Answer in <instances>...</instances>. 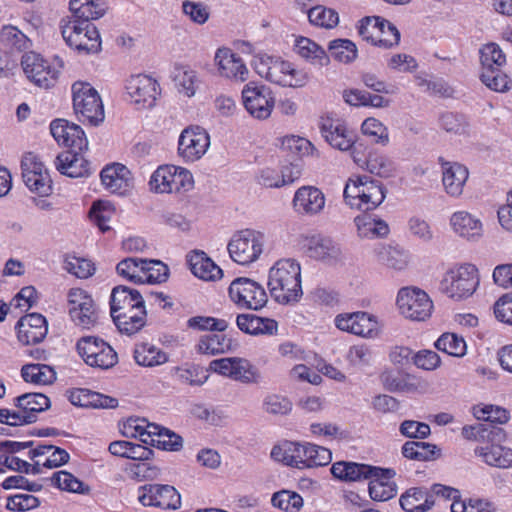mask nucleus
<instances>
[{"mask_svg": "<svg viewBox=\"0 0 512 512\" xmlns=\"http://www.w3.org/2000/svg\"><path fill=\"white\" fill-rule=\"evenodd\" d=\"M137 498L146 507L154 506L176 510L181 506L180 494L170 485L146 484L140 486L137 491Z\"/></svg>", "mask_w": 512, "mask_h": 512, "instance_id": "a211bd4d", "label": "nucleus"}, {"mask_svg": "<svg viewBox=\"0 0 512 512\" xmlns=\"http://www.w3.org/2000/svg\"><path fill=\"white\" fill-rule=\"evenodd\" d=\"M17 407L24 411L25 414L34 417L50 407L49 398L42 393H27L17 397Z\"/></svg>", "mask_w": 512, "mask_h": 512, "instance_id": "3c124183", "label": "nucleus"}, {"mask_svg": "<svg viewBox=\"0 0 512 512\" xmlns=\"http://www.w3.org/2000/svg\"><path fill=\"white\" fill-rule=\"evenodd\" d=\"M377 260L382 265L394 270H403L408 264V254L390 245H381L375 250Z\"/></svg>", "mask_w": 512, "mask_h": 512, "instance_id": "8fccbe9b", "label": "nucleus"}, {"mask_svg": "<svg viewBox=\"0 0 512 512\" xmlns=\"http://www.w3.org/2000/svg\"><path fill=\"white\" fill-rule=\"evenodd\" d=\"M357 234L362 239L384 238L390 233L388 223L376 216L361 214L354 218Z\"/></svg>", "mask_w": 512, "mask_h": 512, "instance_id": "e433bc0d", "label": "nucleus"}, {"mask_svg": "<svg viewBox=\"0 0 512 512\" xmlns=\"http://www.w3.org/2000/svg\"><path fill=\"white\" fill-rule=\"evenodd\" d=\"M71 320L83 328H90L97 321V311L92 297L83 289L72 288L67 295Z\"/></svg>", "mask_w": 512, "mask_h": 512, "instance_id": "f3484780", "label": "nucleus"}, {"mask_svg": "<svg viewBox=\"0 0 512 512\" xmlns=\"http://www.w3.org/2000/svg\"><path fill=\"white\" fill-rule=\"evenodd\" d=\"M191 272L199 279L215 281L222 277V270L203 251L195 250L186 256Z\"/></svg>", "mask_w": 512, "mask_h": 512, "instance_id": "72a5a7b5", "label": "nucleus"}, {"mask_svg": "<svg viewBox=\"0 0 512 512\" xmlns=\"http://www.w3.org/2000/svg\"><path fill=\"white\" fill-rule=\"evenodd\" d=\"M115 214V209L108 201H96L93 203L89 215L92 222L102 231L110 230L109 222Z\"/></svg>", "mask_w": 512, "mask_h": 512, "instance_id": "4d7b16f0", "label": "nucleus"}, {"mask_svg": "<svg viewBox=\"0 0 512 512\" xmlns=\"http://www.w3.org/2000/svg\"><path fill=\"white\" fill-rule=\"evenodd\" d=\"M21 376L25 382L36 385L52 384L56 380L53 367L46 364H26L21 369Z\"/></svg>", "mask_w": 512, "mask_h": 512, "instance_id": "49530a36", "label": "nucleus"}, {"mask_svg": "<svg viewBox=\"0 0 512 512\" xmlns=\"http://www.w3.org/2000/svg\"><path fill=\"white\" fill-rule=\"evenodd\" d=\"M171 373L180 383L191 386H201L208 379V375L196 365L174 367Z\"/></svg>", "mask_w": 512, "mask_h": 512, "instance_id": "bf43d9fd", "label": "nucleus"}, {"mask_svg": "<svg viewBox=\"0 0 512 512\" xmlns=\"http://www.w3.org/2000/svg\"><path fill=\"white\" fill-rule=\"evenodd\" d=\"M267 236L255 229L236 232L227 245L230 258L237 264L248 266L257 262L264 253Z\"/></svg>", "mask_w": 512, "mask_h": 512, "instance_id": "20e7f679", "label": "nucleus"}, {"mask_svg": "<svg viewBox=\"0 0 512 512\" xmlns=\"http://www.w3.org/2000/svg\"><path fill=\"white\" fill-rule=\"evenodd\" d=\"M450 226L459 237L477 241L483 235L482 221L468 211H456L450 217Z\"/></svg>", "mask_w": 512, "mask_h": 512, "instance_id": "cd10ccee", "label": "nucleus"}, {"mask_svg": "<svg viewBox=\"0 0 512 512\" xmlns=\"http://www.w3.org/2000/svg\"><path fill=\"white\" fill-rule=\"evenodd\" d=\"M385 186L367 175L348 178L343 190L344 203L351 209L368 212L379 207L386 198Z\"/></svg>", "mask_w": 512, "mask_h": 512, "instance_id": "7ed1b4c3", "label": "nucleus"}, {"mask_svg": "<svg viewBox=\"0 0 512 512\" xmlns=\"http://www.w3.org/2000/svg\"><path fill=\"white\" fill-rule=\"evenodd\" d=\"M157 424L148 422L145 418L131 417L123 426V434L126 437L139 438L146 445L154 442Z\"/></svg>", "mask_w": 512, "mask_h": 512, "instance_id": "c03bdc74", "label": "nucleus"}, {"mask_svg": "<svg viewBox=\"0 0 512 512\" xmlns=\"http://www.w3.org/2000/svg\"><path fill=\"white\" fill-rule=\"evenodd\" d=\"M148 185L157 194H179L193 189L194 178L187 168L163 164L151 174Z\"/></svg>", "mask_w": 512, "mask_h": 512, "instance_id": "39448f33", "label": "nucleus"}, {"mask_svg": "<svg viewBox=\"0 0 512 512\" xmlns=\"http://www.w3.org/2000/svg\"><path fill=\"white\" fill-rule=\"evenodd\" d=\"M109 452L117 457L145 461L153 457V451L140 444L126 440H117L109 444Z\"/></svg>", "mask_w": 512, "mask_h": 512, "instance_id": "a19ab883", "label": "nucleus"}, {"mask_svg": "<svg viewBox=\"0 0 512 512\" xmlns=\"http://www.w3.org/2000/svg\"><path fill=\"white\" fill-rule=\"evenodd\" d=\"M77 152L65 151L57 156L55 166L61 174L71 178L85 177L90 174L89 162Z\"/></svg>", "mask_w": 512, "mask_h": 512, "instance_id": "473e14b6", "label": "nucleus"}, {"mask_svg": "<svg viewBox=\"0 0 512 512\" xmlns=\"http://www.w3.org/2000/svg\"><path fill=\"white\" fill-rule=\"evenodd\" d=\"M480 283L475 265L461 264L449 268L441 281L443 292L450 298L462 300L472 296Z\"/></svg>", "mask_w": 512, "mask_h": 512, "instance_id": "0eeeda50", "label": "nucleus"}, {"mask_svg": "<svg viewBox=\"0 0 512 512\" xmlns=\"http://www.w3.org/2000/svg\"><path fill=\"white\" fill-rule=\"evenodd\" d=\"M397 306L400 313L413 321H425L431 316L433 304L428 294L419 288L399 290Z\"/></svg>", "mask_w": 512, "mask_h": 512, "instance_id": "ddd939ff", "label": "nucleus"}, {"mask_svg": "<svg viewBox=\"0 0 512 512\" xmlns=\"http://www.w3.org/2000/svg\"><path fill=\"white\" fill-rule=\"evenodd\" d=\"M252 66L260 77L282 87L300 88L309 81L306 71L281 57L257 54L253 57Z\"/></svg>", "mask_w": 512, "mask_h": 512, "instance_id": "f03ea898", "label": "nucleus"}, {"mask_svg": "<svg viewBox=\"0 0 512 512\" xmlns=\"http://www.w3.org/2000/svg\"><path fill=\"white\" fill-rule=\"evenodd\" d=\"M435 347L454 357H463L467 350L465 340L454 333L441 335L435 342Z\"/></svg>", "mask_w": 512, "mask_h": 512, "instance_id": "13d9d810", "label": "nucleus"}, {"mask_svg": "<svg viewBox=\"0 0 512 512\" xmlns=\"http://www.w3.org/2000/svg\"><path fill=\"white\" fill-rule=\"evenodd\" d=\"M238 328L250 335H272L277 331V322L254 314H240L236 318Z\"/></svg>", "mask_w": 512, "mask_h": 512, "instance_id": "4c0bfd02", "label": "nucleus"}, {"mask_svg": "<svg viewBox=\"0 0 512 512\" xmlns=\"http://www.w3.org/2000/svg\"><path fill=\"white\" fill-rule=\"evenodd\" d=\"M307 255L318 260L336 259L340 255V247L331 238L322 235L307 237L304 241Z\"/></svg>", "mask_w": 512, "mask_h": 512, "instance_id": "c9c22d12", "label": "nucleus"}, {"mask_svg": "<svg viewBox=\"0 0 512 512\" xmlns=\"http://www.w3.org/2000/svg\"><path fill=\"white\" fill-rule=\"evenodd\" d=\"M308 19L311 24L326 29L334 28L339 22L338 13L335 10L320 5L308 11Z\"/></svg>", "mask_w": 512, "mask_h": 512, "instance_id": "0e129e2a", "label": "nucleus"}, {"mask_svg": "<svg viewBox=\"0 0 512 512\" xmlns=\"http://www.w3.org/2000/svg\"><path fill=\"white\" fill-rule=\"evenodd\" d=\"M380 473H373L369 482V495L374 501H388L396 496L397 486L392 481L396 472L393 469L381 468Z\"/></svg>", "mask_w": 512, "mask_h": 512, "instance_id": "7c9ffc66", "label": "nucleus"}, {"mask_svg": "<svg viewBox=\"0 0 512 512\" xmlns=\"http://www.w3.org/2000/svg\"><path fill=\"white\" fill-rule=\"evenodd\" d=\"M400 505L407 512H426L434 505L433 494L422 487L411 488L401 496Z\"/></svg>", "mask_w": 512, "mask_h": 512, "instance_id": "ea45409f", "label": "nucleus"}, {"mask_svg": "<svg viewBox=\"0 0 512 512\" xmlns=\"http://www.w3.org/2000/svg\"><path fill=\"white\" fill-rule=\"evenodd\" d=\"M22 178L25 185L41 196L51 192V178L43 162L32 153H26L21 161Z\"/></svg>", "mask_w": 512, "mask_h": 512, "instance_id": "dca6fc26", "label": "nucleus"}, {"mask_svg": "<svg viewBox=\"0 0 512 512\" xmlns=\"http://www.w3.org/2000/svg\"><path fill=\"white\" fill-rule=\"evenodd\" d=\"M209 369L243 384H257L262 378L259 370L249 360L241 357L213 360L210 362Z\"/></svg>", "mask_w": 512, "mask_h": 512, "instance_id": "9b49d317", "label": "nucleus"}, {"mask_svg": "<svg viewBox=\"0 0 512 512\" xmlns=\"http://www.w3.org/2000/svg\"><path fill=\"white\" fill-rule=\"evenodd\" d=\"M123 316L113 319L115 325L120 330V332L125 333L127 335H133L141 330L145 324L147 319L146 309H135L132 313H128Z\"/></svg>", "mask_w": 512, "mask_h": 512, "instance_id": "603ef678", "label": "nucleus"}, {"mask_svg": "<svg viewBox=\"0 0 512 512\" xmlns=\"http://www.w3.org/2000/svg\"><path fill=\"white\" fill-rule=\"evenodd\" d=\"M480 55L482 71L498 70L506 63V56L496 43L485 44Z\"/></svg>", "mask_w": 512, "mask_h": 512, "instance_id": "6e6d98bb", "label": "nucleus"}, {"mask_svg": "<svg viewBox=\"0 0 512 512\" xmlns=\"http://www.w3.org/2000/svg\"><path fill=\"white\" fill-rule=\"evenodd\" d=\"M77 351L87 365L95 368L109 369L118 361L114 349L95 336H86L78 340Z\"/></svg>", "mask_w": 512, "mask_h": 512, "instance_id": "9d476101", "label": "nucleus"}, {"mask_svg": "<svg viewBox=\"0 0 512 512\" xmlns=\"http://www.w3.org/2000/svg\"><path fill=\"white\" fill-rule=\"evenodd\" d=\"M70 401L73 405L81 407L114 408L117 406L116 399L84 389L71 392Z\"/></svg>", "mask_w": 512, "mask_h": 512, "instance_id": "a18cd8bd", "label": "nucleus"}, {"mask_svg": "<svg viewBox=\"0 0 512 512\" xmlns=\"http://www.w3.org/2000/svg\"><path fill=\"white\" fill-rule=\"evenodd\" d=\"M144 265H147L146 259L130 257L120 261L116 266V270L121 277L131 282L143 283L145 275V271H143Z\"/></svg>", "mask_w": 512, "mask_h": 512, "instance_id": "864d4df0", "label": "nucleus"}, {"mask_svg": "<svg viewBox=\"0 0 512 512\" xmlns=\"http://www.w3.org/2000/svg\"><path fill=\"white\" fill-rule=\"evenodd\" d=\"M130 171L122 164L114 163L106 166L100 173L101 182L106 190L111 193H125L131 183Z\"/></svg>", "mask_w": 512, "mask_h": 512, "instance_id": "2f4dec72", "label": "nucleus"}, {"mask_svg": "<svg viewBox=\"0 0 512 512\" xmlns=\"http://www.w3.org/2000/svg\"><path fill=\"white\" fill-rule=\"evenodd\" d=\"M332 460V453L329 449L311 443H306L303 468L325 466Z\"/></svg>", "mask_w": 512, "mask_h": 512, "instance_id": "69168bd1", "label": "nucleus"}, {"mask_svg": "<svg viewBox=\"0 0 512 512\" xmlns=\"http://www.w3.org/2000/svg\"><path fill=\"white\" fill-rule=\"evenodd\" d=\"M271 501L275 507L286 512H297L303 506L302 496L289 490H282L274 493Z\"/></svg>", "mask_w": 512, "mask_h": 512, "instance_id": "338daca9", "label": "nucleus"}, {"mask_svg": "<svg viewBox=\"0 0 512 512\" xmlns=\"http://www.w3.org/2000/svg\"><path fill=\"white\" fill-rule=\"evenodd\" d=\"M330 55L342 63H350L357 57L356 45L348 39H336L329 43Z\"/></svg>", "mask_w": 512, "mask_h": 512, "instance_id": "e2e57ef3", "label": "nucleus"}, {"mask_svg": "<svg viewBox=\"0 0 512 512\" xmlns=\"http://www.w3.org/2000/svg\"><path fill=\"white\" fill-rule=\"evenodd\" d=\"M229 297L239 308L259 310L267 303L264 287L246 277L234 279L229 286Z\"/></svg>", "mask_w": 512, "mask_h": 512, "instance_id": "1a4fd4ad", "label": "nucleus"}, {"mask_svg": "<svg viewBox=\"0 0 512 512\" xmlns=\"http://www.w3.org/2000/svg\"><path fill=\"white\" fill-rule=\"evenodd\" d=\"M214 65L218 74L223 78L235 82H245L249 78V70L243 59L228 47L216 50Z\"/></svg>", "mask_w": 512, "mask_h": 512, "instance_id": "aec40b11", "label": "nucleus"}, {"mask_svg": "<svg viewBox=\"0 0 512 512\" xmlns=\"http://www.w3.org/2000/svg\"><path fill=\"white\" fill-rule=\"evenodd\" d=\"M126 92L138 109L153 107L160 94L157 81L143 74L133 75L127 80Z\"/></svg>", "mask_w": 512, "mask_h": 512, "instance_id": "6ab92c4d", "label": "nucleus"}, {"mask_svg": "<svg viewBox=\"0 0 512 512\" xmlns=\"http://www.w3.org/2000/svg\"><path fill=\"white\" fill-rule=\"evenodd\" d=\"M135 309H145V301L138 290L124 285L112 289L110 312L113 319L123 316V313H132Z\"/></svg>", "mask_w": 512, "mask_h": 512, "instance_id": "5701e85b", "label": "nucleus"}, {"mask_svg": "<svg viewBox=\"0 0 512 512\" xmlns=\"http://www.w3.org/2000/svg\"><path fill=\"white\" fill-rule=\"evenodd\" d=\"M50 131L59 145L71 148L74 151L87 149L88 141L82 128L65 119L53 120Z\"/></svg>", "mask_w": 512, "mask_h": 512, "instance_id": "b1692460", "label": "nucleus"}, {"mask_svg": "<svg viewBox=\"0 0 512 512\" xmlns=\"http://www.w3.org/2000/svg\"><path fill=\"white\" fill-rule=\"evenodd\" d=\"M475 454L487 465L508 469L512 467V449L502 445H486L477 447Z\"/></svg>", "mask_w": 512, "mask_h": 512, "instance_id": "58836bf2", "label": "nucleus"}, {"mask_svg": "<svg viewBox=\"0 0 512 512\" xmlns=\"http://www.w3.org/2000/svg\"><path fill=\"white\" fill-rule=\"evenodd\" d=\"M320 131L325 141L334 149L349 151L355 145V134L340 120L323 118Z\"/></svg>", "mask_w": 512, "mask_h": 512, "instance_id": "393cba45", "label": "nucleus"}, {"mask_svg": "<svg viewBox=\"0 0 512 512\" xmlns=\"http://www.w3.org/2000/svg\"><path fill=\"white\" fill-rule=\"evenodd\" d=\"M16 330L17 338L22 344H37L47 335V321L41 314H27L17 322Z\"/></svg>", "mask_w": 512, "mask_h": 512, "instance_id": "a878e982", "label": "nucleus"}, {"mask_svg": "<svg viewBox=\"0 0 512 512\" xmlns=\"http://www.w3.org/2000/svg\"><path fill=\"white\" fill-rule=\"evenodd\" d=\"M242 101L249 115L257 120L268 119L275 107L272 90L265 85H256L253 82L244 86Z\"/></svg>", "mask_w": 512, "mask_h": 512, "instance_id": "4468645a", "label": "nucleus"}, {"mask_svg": "<svg viewBox=\"0 0 512 512\" xmlns=\"http://www.w3.org/2000/svg\"><path fill=\"white\" fill-rule=\"evenodd\" d=\"M268 288L279 304L297 303L302 295L301 266L294 259H280L269 270Z\"/></svg>", "mask_w": 512, "mask_h": 512, "instance_id": "f257e3e1", "label": "nucleus"}, {"mask_svg": "<svg viewBox=\"0 0 512 512\" xmlns=\"http://www.w3.org/2000/svg\"><path fill=\"white\" fill-rule=\"evenodd\" d=\"M134 359L143 367H155L168 361V354L154 344L142 342L135 345Z\"/></svg>", "mask_w": 512, "mask_h": 512, "instance_id": "79ce46f5", "label": "nucleus"}, {"mask_svg": "<svg viewBox=\"0 0 512 512\" xmlns=\"http://www.w3.org/2000/svg\"><path fill=\"white\" fill-rule=\"evenodd\" d=\"M61 34L66 44L79 54H94L101 49L100 34L91 22L76 18L63 20Z\"/></svg>", "mask_w": 512, "mask_h": 512, "instance_id": "423d86ee", "label": "nucleus"}, {"mask_svg": "<svg viewBox=\"0 0 512 512\" xmlns=\"http://www.w3.org/2000/svg\"><path fill=\"white\" fill-rule=\"evenodd\" d=\"M51 480L54 485L63 491L79 494H88L90 491L88 485L64 470L54 473Z\"/></svg>", "mask_w": 512, "mask_h": 512, "instance_id": "052dcab7", "label": "nucleus"}, {"mask_svg": "<svg viewBox=\"0 0 512 512\" xmlns=\"http://www.w3.org/2000/svg\"><path fill=\"white\" fill-rule=\"evenodd\" d=\"M295 50L301 58L312 64L323 66L329 62L325 50L309 38H299L296 41Z\"/></svg>", "mask_w": 512, "mask_h": 512, "instance_id": "de8ad7c7", "label": "nucleus"}, {"mask_svg": "<svg viewBox=\"0 0 512 512\" xmlns=\"http://www.w3.org/2000/svg\"><path fill=\"white\" fill-rule=\"evenodd\" d=\"M73 109L79 120L98 125L105 118L104 107L98 91L89 83L77 81L72 85Z\"/></svg>", "mask_w": 512, "mask_h": 512, "instance_id": "6e6552de", "label": "nucleus"}, {"mask_svg": "<svg viewBox=\"0 0 512 512\" xmlns=\"http://www.w3.org/2000/svg\"><path fill=\"white\" fill-rule=\"evenodd\" d=\"M332 475L342 481L356 482L366 480L373 473H382L380 467L363 463L339 461L331 467Z\"/></svg>", "mask_w": 512, "mask_h": 512, "instance_id": "c85d7f7f", "label": "nucleus"}, {"mask_svg": "<svg viewBox=\"0 0 512 512\" xmlns=\"http://www.w3.org/2000/svg\"><path fill=\"white\" fill-rule=\"evenodd\" d=\"M306 443L283 441L271 450V457L285 465L303 469Z\"/></svg>", "mask_w": 512, "mask_h": 512, "instance_id": "f704fd0d", "label": "nucleus"}, {"mask_svg": "<svg viewBox=\"0 0 512 512\" xmlns=\"http://www.w3.org/2000/svg\"><path fill=\"white\" fill-rule=\"evenodd\" d=\"M29 457L34 460L33 473H38V466L46 468L59 467L69 460V454L61 448L53 445H38L29 451Z\"/></svg>", "mask_w": 512, "mask_h": 512, "instance_id": "c756f323", "label": "nucleus"}, {"mask_svg": "<svg viewBox=\"0 0 512 512\" xmlns=\"http://www.w3.org/2000/svg\"><path fill=\"white\" fill-rule=\"evenodd\" d=\"M21 66L26 77L41 88H49L57 78L58 71L52 68L39 54L34 52L23 55Z\"/></svg>", "mask_w": 512, "mask_h": 512, "instance_id": "412c9836", "label": "nucleus"}, {"mask_svg": "<svg viewBox=\"0 0 512 512\" xmlns=\"http://www.w3.org/2000/svg\"><path fill=\"white\" fill-rule=\"evenodd\" d=\"M64 269L77 278L86 279L93 275L94 264L85 258L67 255L64 260Z\"/></svg>", "mask_w": 512, "mask_h": 512, "instance_id": "774afa93", "label": "nucleus"}, {"mask_svg": "<svg viewBox=\"0 0 512 512\" xmlns=\"http://www.w3.org/2000/svg\"><path fill=\"white\" fill-rule=\"evenodd\" d=\"M231 339L223 334H206L200 337L196 350L200 354L217 355L226 353L231 349Z\"/></svg>", "mask_w": 512, "mask_h": 512, "instance_id": "09e8293b", "label": "nucleus"}, {"mask_svg": "<svg viewBox=\"0 0 512 512\" xmlns=\"http://www.w3.org/2000/svg\"><path fill=\"white\" fill-rule=\"evenodd\" d=\"M69 8L73 13L72 18L89 22L102 17L107 10V5L103 0H70Z\"/></svg>", "mask_w": 512, "mask_h": 512, "instance_id": "37998d69", "label": "nucleus"}, {"mask_svg": "<svg viewBox=\"0 0 512 512\" xmlns=\"http://www.w3.org/2000/svg\"><path fill=\"white\" fill-rule=\"evenodd\" d=\"M175 84L180 92L188 97L195 95L197 88V73L193 69L181 66L175 69Z\"/></svg>", "mask_w": 512, "mask_h": 512, "instance_id": "680f3d73", "label": "nucleus"}, {"mask_svg": "<svg viewBox=\"0 0 512 512\" xmlns=\"http://www.w3.org/2000/svg\"><path fill=\"white\" fill-rule=\"evenodd\" d=\"M334 323L341 331L368 339L377 338L381 332L377 318L364 311L338 314Z\"/></svg>", "mask_w": 512, "mask_h": 512, "instance_id": "2eb2a0df", "label": "nucleus"}, {"mask_svg": "<svg viewBox=\"0 0 512 512\" xmlns=\"http://www.w3.org/2000/svg\"><path fill=\"white\" fill-rule=\"evenodd\" d=\"M209 146L210 136L204 128L188 126L179 135L177 155L184 163H193L206 154Z\"/></svg>", "mask_w": 512, "mask_h": 512, "instance_id": "f8f14e48", "label": "nucleus"}, {"mask_svg": "<svg viewBox=\"0 0 512 512\" xmlns=\"http://www.w3.org/2000/svg\"><path fill=\"white\" fill-rule=\"evenodd\" d=\"M326 205L325 194L315 186L299 187L292 199L294 211L304 217H315L320 215Z\"/></svg>", "mask_w": 512, "mask_h": 512, "instance_id": "4be33fe9", "label": "nucleus"}, {"mask_svg": "<svg viewBox=\"0 0 512 512\" xmlns=\"http://www.w3.org/2000/svg\"><path fill=\"white\" fill-rule=\"evenodd\" d=\"M0 40L4 46L12 51H24L31 46L29 38L17 27L11 25L2 28Z\"/></svg>", "mask_w": 512, "mask_h": 512, "instance_id": "5fc2aeb1", "label": "nucleus"}, {"mask_svg": "<svg viewBox=\"0 0 512 512\" xmlns=\"http://www.w3.org/2000/svg\"><path fill=\"white\" fill-rule=\"evenodd\" d=\"M442 184L445 192L451 197H459L463 193L465 183L469 177L468 169L458 163L440 159Z\"/></svg>", "mask_w": 512, "mask_h": 512, "instance_id": "bb28decb", "label": "nucleus"}]
</instances>
